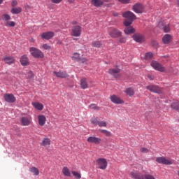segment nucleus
I'll use <instances>...</instances> for the list:
<instances>
[{
	"label": "nucleus",
	"instance_id": "nucleus-48",
	"mask_svg": "<svg viewBox=\"0 0 179 179\" xmlns=\"http://www.w3.org/2000/svg\"><path fill=\"white\" fill-rule=\"evenodd\" d=\"M11 6L13 8H15V6H17V1L13 0L11 1Z\"/></svg>",
	"mask_w": 179,
	"mask_h": 179
},
{
	"label": "nucleus",
	"instance_id": "nucleus-46",
	"mask_svg": "<svg viewBox=\"0 0 179 179\" xmlns=\"http://www.w3.org/2000/svg\"><path fill=\"white\" fill-rule=\"evenodd\" d=\"M34 78V74L33 71H29L27 73V79H33Z\"/></svg>",
	"mask_w": 179,
	"mask_h": 179
},
{
	"label": "nucleus",
	"instance_id": "nucleus-50",
	"mask_svg": "<svg viewBox=\"0 0 179 179\" xmlns=\"http://www.w3.org/2000/svg\"><path fill=\"white\" fill-rule=\"evenodd\" d=\"M52 3H61L62 2V0H51Z\"/></svg>",
	"mask_w": 179,
	"mask_h": 179
},
{
	"label": "nucleus",
	"instance_id": "nucleus-18",
	"mask_svg": "<svg viewBox=\"0 0 179 179\" xmlns=\"http://www.w3.org/2000/svg\"><path fill=\"white\" fill-rule=\"evenodd\" d=\"M41 146H43V148H46V146H50V145H51V138L45 136L41 143H40Z\"/></svg>",
	"mask_w": 179,
	"mask_h": 179
},
{
	"label": "nucleus",
	"instance_id": "nucleus-34",
	"mask_svg": "<svg viewBox=\"0 0 179 179\" xmlns=\"http://www.w3.org/2000/svg\"><path fill=\"white\" fill-rule=\"evenodd\" d=\"M29 171L31 173H33V174H34V176H38V174H40V171L38 170V169L33 166V167H31L29 169Z\"/></svg>",
	"mask_w": 179,
	"mask_h": 179
},
{
	"label": "nucleus",
	"instance_id": "nucleus-51",
	"mask_svg": "<svg viewBox=\"0 0 179 179\" xmlns=\"http://www.w3.org/2000/svg\"><path fill=\"white\" fill-rule=\"evenodd\" d=\"M148 79H150V80H153V79H155V76L153 75H148Z\"/></svg>",
	"mask_w": 179,
	"mask_h": 179
},
{
	"label": "nucleus",
	"instance_id": "nucleus-13",
	"mask_svg": "<svg viewBox=\"0 0 179 179\" xmlns=\"http://www.w3.org/2000/svg\"><path fill=\"white\" fill-rule=\"evenodd\" d=\"M3 61L7 65H12V64H15L16 60L15 59V57L12 56H3Z\"/></svg>",
	"mask_w": 179,
	"mask_h": 179
},
{
	"label": "nucleus",
	"instance_id": "nucleus-2",
	"mask_svg": "<svg viewBox=\"0 0 179 179\" xmlns=\"http://www.w3.org/2000/svg\"><path fill=\"white\" fill-rule=\"evenodd\" d=\"M131 177H133V178H136V179H156L155 176L152 174L146 173V174L142 175L141 174V173H138L137 171L131 172Z\"/></svg>",
	"mask_w": 179,
	"mask_h": 179
},
{
	"label": "nucleus",
	"instance_id": "nucleus-12",
	"mask_svg": "<svg viewBox=\"0 0 179 179\" xmlns=\"http://www.w3.org/2000/svg\"><path fill=\"white\" fill-rule=\"evenodd\" d=\"M87 141L89 143H94L95 145H100V143H101V138L96 136H90L87 138Z\"/></svg>",
	"mask_w": 179,
	"mask_h": 179
},
{
	"label": "nucleus",
	"instance_id": "nucleus-26",
	"mask_svg": "<svg viewBox=\"0 0 179 179\" xmlns=\"http://www.w3.org/2000/svg\"><path fill=\"white\" fill-rule=\"evenodd\" d=\"M120 71L121 70L118 67H116L115 69H109L108 73L113 76H115V75H117V73H120Z\"/></svg>",
	"mask_w": 179,
	"mask_h": 179
},
{
	"label": "nucleus",
	"instance_id": "nucleus-52",
	"mask_svg": "<svg viewBox=\"0 0 179 179\" xmlns=\"http://www.w3.org/2000/svg\"><path fill=\"white\" fill-rule=\"evenodd\" d=\"M120 43H126V42H127V38H121L120 39Z\"/></svg>",
	"mask_w": 179,
	"mask_h": 179
},
{
	"label": "nucleus",
	"instance_id": "nucleus-16",
	"mask_svg": "<svg viewBox=\"0 0 179 179\" xmlns=\"http://www.w3.org/2000/svg\"><path fill=\"white\" fill-rule=\"evenodd\" d=\"M3 97L7 103H15L16 101V97L13 94H6Z\"/></svg>",
	"mask_w": 179,
	"mask_h": 179
},
{
	"label": "nucleus",
	"instance_id": "nucleus-53",
	"mask_svg": "<svg viewBox=\"0 0 179 179\" xmlns=\"http://www.w3.org/2000/svg\"><path fill=\"white\" fill-rule=\"evenodd\" d=\"M57 44H58L59 45H61V44H62V41H57Z\"/></svg>",
	"mask_w": 179,
	"mask_h": 179
},
{
	"label": "nucleus",
	"instance_id": "nucleus-47",
	"mask_svg": "<svg viewBox=\"0 0 179 179\" xmlns=\"http://www.w3.org/2000/svg\"><path fill=\"white\" fill-rule=\"evenodd\" d=\"M140 152H141V153H148L149 152V150L146 148H140Z\"/></svg>",
	"mask_w": 179,
	"mask_h": 179
},
{
	"label": "nucleus",
	"instance_id": "nucleus-5",
	"mask_svg": "<svg viewBox=\"0 0 179 179\" xmlns=\"http://www.w3.org/2000/svg\"><path fill=\"white\" fill-rule=\"evenodd\" d=\"M96 163L99 166V169L101 170H106V169H107V166L108 165L106 158H99L96 159Z\"/></svg>",
	"mask_w": 179,
	"mask_h": 179
},
{
	"label": "nucleus",
	"instance_id": "nucleus-6",
	"mask_svg": "<svg viewBox=\"0 0 179 179\" xmlns=\"http://www.w3.org/2000/svg\"><path fill=\"white\" fill-rule=\"evenodd\" d=\"M32 118L31 116H23L20 119L21 125L22 127H29L31 124Z\"/></svg>",
	"mask_w": 179,
	"mask_h": 179
},
{
	"label": "nucleus",
	"instance_id": "nucleus-1",
	"mask_svg": "<svg viewBox=\"0 0 179 179\" xmlns=\"http://www.w3.org/2000/svg\"><path fill=\"white\" fill-rule=\"evenodd\" d=\"M122 16L124 17V25L131 26L134 23V20H136V15L131 11H126L122 13Z\"/></svg>",
	"mask_w": 179,
	"mask_h": 179
},
{
	"label": "nucleus",
	"instance_id": "nucleus-21",
	"mask_svg": "<svg viewBox=\"0 0 179 179\" xmlns=\"http://www.w3.org/2000/svg\"><path fill=\"white\" fill-rule=\"evenodd\" d=\"M124 31L126 34H134L136 30L132 26H126Z\"/></svg>",
	"mask_w": 179,
	"mask_h": 179
},
{
	"label": "nucleus",
	"instance_id": "nucleus-31",
	"mask_svg": "<svg viewBox=\"0 0 179 179\" xmlns=\"http://www.w3.org/2000/svg\"><path fill=\"white\" fill-rule=\"evenodd\" d=\"M62 173L66 177H71V171H69V169L68 167L64 166L62 169Z\"/></svg>",
	"mask_w": 179,
	"mask_h": 179
},
{
	"label": "nucleus",
	"instance_id": "nucleus-54",
	"mask_svg": "<svg viewBox=\"0 0 179 179\" xmlns=\"http://www.w3.org/2000/svg\"><path fill=\"white\" fill-rule=\"evenodd\" d=\"M69 3H73L75 2V0H68Z\"/></svg>",
	"mask_w": 179,
	"mask_h": 179
},
{
	"label": "nucleus",
	"instance_id": "nucleus-8",
	"mask_svg": "<svg viewBox=\"0 0 179 179\" xmlns=\"http://www.w3.org/2000/svg\"><path fill=\"white\" fill-rule=\"evenodd\" d=\"M133 10L136 13H143L145 12V6L141 3H137L133 6Z\"/></svg>",
	"mask_w": 179,
	"mask_h": 179
},
{
	"label": "nucleus",
	"instance_id": "nucleus-42",
	"mask_svg": "<svg viewBox=\"0 0 179 179\" xmlns=\"http://www.w3.org/2000/svg\"><path fill=\"white\" fill-rule=\"evenodd\" d=\"M93 47H96V48H100L101 47V43L100 41H94L92 42Z\"/></svg>",
	"mask_w": 179,
	"mask_h": 179
},
{
	"label": "nucleus",
	"instance_id": "nucleus-57",
	"mask_svg": "<svg viewBox=\"0 0 179 179\" xmlns=\"http://www.w3.org/2000/svg\"><path fill=\"white\" fill-rule=\"evenodd\" d=\"M3 2V0H0V5Z\"/></svg>",
	"mask_w": 179,
	"mask_h": 179
},
{
	"label": "nucleus",
	"instance_id": "nucleus-24",
	"mask_svg": "<svg viewBox=\"0 0 179 179\" xmlns=\"http://www.w3.org/2000/svg\"><path fill=\"white\" fill-rule=\"evenodd\" d=\"M91 3L95 6V8H100L101 6H103V2L101 0H92Z\"/></svg>",
	"mask_w": 179,
	"mask_h": 179
},
{
	"label": "nucleus",
	"instance_id": "nucleus-4",
	"mask_svg": "<svg viewBox=\"0 0 179 179\" xmlns=\"http://www.w3.org/2000/svg\"><path fill=\"white\" fill-rule=\"evenodd\" d=\"M155 162L159 164H165L166 166H171L173 160L166 157H158L156 158Z\"/></svg>",
	"mask_w": 179,
	"mask_h": 179
},
{
	"label": "nucleus",
	"instance_id": "nucleus-30",
	"mask_svg": "<svg viewBox=\"0 0 179 179\" xmlns=\"http://www.w3.org/2000/svg\"><path fill=\"white\" fill-rule=\"evenodd\" d=\"M124 93L127 94V96H129L130 97H132L134 94H135V92L134 91V89L129 87L125 90Z\"/></svg>",
	"mask_w": 179,
	"mask_h": 179
},
{
	"label": "nucleus",
	"instance_id": "nucleus-25",
	"mask_svg": "<svg viewBox=\"0 0 179 179\" xmlns=\"http://www.w3.org/2000/svg\"><path fill=\"white\" fill-rule=\"evenodd\" d=\"M10 12L13 15H19V13H22V8L20 7H13Z\"/></svg>",
	"mask_w": 179,
	"mask_h": 179
},
{
	"label": "nucleus",
	"instance_id": "nucleus-17",
	"mask_svg": "<svg viewBox=\"0 0 179 179\" xmlns=\"http://www.w3.org/2000/svg\"><path fill=\"white\" fill-rule=\"evenodd\" d=\"M133 39L136 43H143L145 41V36L140 34H135L133 35Z\"/></svg>",
	"mask_w": 179,
	"mask_h": 179
},
{
	"label": "nucleus",
	"instance_id": "nucleus-35",
	"mask_svg": "<svg viewBox=\"0 0 179 179\" xmlns=\"http://www.w3.org/2000/svg\"><path fill=\"white\" fill-rule=\"evenodd\" d=\"M72 59L73 61H76L77 62H79L80 61V55L78 52H76L73 55Z\"/></svg>",
	"mask_w": 179,
	"mask_h": 179
},
{
	"label": "nucleus",
	"instance_id": "nucleus-40",
	"mask_svg": "<svg viewBox=\"0 0 179 179\" xmlns=\"http://www.w3.org/2000/svg\"><path fill=\"white\" fill-rule=\"evenodd\" d=\"M98 126L100 128H103V127H107V122H106V121H99V123H98Z\"/></svg>",
	"mask_w": 179,
	"mask_h": 179
},
{
	"label": "nucleus",
	"instance_id": "nucleus-55",
	"mask_svg": "<svg viewBox=\"0 0 179 179\" xmlns=\"http://www.w3.org/2000/svg\"><path fill=\"white\" fill-rule=\"evenodd\" d=\"M113 16H115V17L118 16V13H113Z\"/></svg>",
	"mask_w": 179,
	"mask_h": 179
},
{
	"label": "nucleus",
	"instance_id": "nucleus-7",
	"mask_svg": "<svg viewBox=\"0 0 179 179\" xmlns=\"http://www.w3.org/2000/svg\"><path fill=\"white\" fill-rule=\"evenodd\" d=\"M81 27L79 25H76L72 27L71 29V36L73 37H80L81 34L82 29H80Z\"/></svg>",
	"mask_w": 179,
	"mask_h": 179
},
{
	"label": "nucleus",
	"instance_id": "nucleus-28",
	"mask_svg": "<svg viewBox=\"0 0 179 179\" xmlns=\"http://www.w3.org/2000/svg\"><path fill=\"white\" fill-rule=\"evenodd\" d=\"M32 106H34L36 110H39V111H41V110L44 108V106H43L40 102H34L32 103Z\"/></svg>",
	"mask_w": 179,
	"mask_h": 179
},
{
	"label": "nucleus",
	"instance_id": "nucleus-56",
	"mask_svg": "<svg viewBox=\"0 0 179 179\" xmlns=\"http://www.w3.org/2000/svg\"><path fill=\"white\" fill-rule=\"evenodd\" d=\"M155 47H159V43L155 42Z\"/></svg>",
	"mask_w": 179,
	"mask_h": 179
},
{
	"label": "nucleus",
	"instance_id": "nucleus-23",
	"mask_svg": "<svg viewBox=\"0 0 179 179\" xmlns=\"http://www.w3.org/2000/svg\"><path fill=\"white\" fill-rule=\"evenodd\" d=\"M20 63L22 66H27V65H29V59L27 58V56H22L20 58Z\"/></svg>",
	"mask_w": 179,
	"mask_h": 179
},
{
	"label": "nucleus",
	"instance_id": "nucleus-45",
	"mask_svg": "<svg viewBox=\"0 0 179 179\" xmlns=\"http://www.w3.org/2000/svg\"><path fill=\"white\" fill-rule=\"evenodd\" d=\"M41 48H43V50H51V46H50L47 43H44L43 45H42Z\"/></svg>",
	"mask_w": 179,
	"mask_h": 179
},
{
	"label": "nucleus",
	"instance_id": "nucleus-49",
	"mask_svg": "<svg viewBox=\"0 0 179 179\" xmlns=\"http://www.w3.org/2000/svg\"><path fill=\"white\" fill-rule=\"evenodd\" d=\"M119 2H120L121 3H129V2H131V0H118Z\"/></svg>",
	"mask_w": 179,
	"mask_h": 179
},
{
	"label": "nucleus",
	"instance_id": "nucleus-37",
	"mask_svg": "<svg viewBox=\"0 0 179 179\" xmlns=\"http://www.w3.org/2000/svg\"><path fill=\"white\" fill-rule=\"evenodd\" d=\"M152 58H153V53L150 52L145 53V59H147V61H149V59H152Z\"/></svg>",
	"mask_w": 179,
	"mask_h": 179
},
{
	"label": "nucleus",
	"instance_id": "nucleus-19",
	"mask_svg": "<svg viewBox=\"0 0 179 179\" xmlns=\"http://www.w3.org/2000/svg\"><path fill=\"white\" fill-rule=\"evenodd\" d=\"M110 101H112V103H114L115 104H122V103H124V101L121 100V99L116 95L110 96Z\"/></svg>",
	"mask_w": 179,
	"mask_h": 179
},
{
	"label": "nucleus",
	"instance_id": "nucleus-3",
	"mask_svg": "<svg viewBox=\"0 0 179 179\" xmlns=\"http://www.w3.org/2000/svg\"><path fill=\"white\" fill-rule=\"evenodd\" d=\"M29 52H31V55H32L34 58H38V59L44 58V53L37 48L31 47L29 48Z\"/></svg>",
	"mask_w": 179,
	"mask_h": 179
},
{
	"label": "nucleus",
	"instance_id": "nucleus-10",
	"mask_svg": "<svg viewBox=\"0 0 179 179\" xmlns=\"http://www.w3.org/2000/svg\"><path fill=\"white\" fill-rule=\"evenodd\" d=\"M146 90L152 92V93H162V89L157 85H148L146 86Z\"/></svg>",
	"mask_w": 179,
	"mask_h": 179
},
{
	"label": "nucleus",
	"instance_id": "nucleus-33",
	"mask_svg": "<svg viewBox=\"0 0 179 179\" xmlns=\"http://www.w3.org/2000/svg\"><path fill=\"white\" fill-rule=\"evenodd\" d=\"M162 29H163L164 33H169V31L171 29V27L170 24H164Z\"/></svg>",
	"mask_w": 179,
	"mask_h": 179
},
{
	"label": "nucleus",
	"instance_id": "nucleus-43",
	"mask_svg": "<svg viewBox=\"0 0 179 179\" xmlns=\"http://www.w3.org/2000/svg\"><path fill=\"white\" fill-rule=\"evenodd\" d=\"M72 174L74 177H76L77 179H80L82 178V175H80V173L75 171H73L72 172Z\"/></svg>",
	"mask_w": 179,
	"mask_h": 179
},
{
	"label": "nucleus",
	"instance_id": "nucleus-29",
	"mask_svg": "<svg viewBox=\"0 0 179 179\" xmlns=\"http://www.w3.org/2000/svg\"><path fill=\"white\" fill-rule=\"evenodd\" d=\"M99 132H101V134H103V135L105 136H107L108 138L111 136V135H113V134H111V131H108V130H106V129H99Z\"/></svg>",
	"mask_w": 179,
	"mask_h": 179
},
{
	"label": "nucleus",
	"instance_id": "nucleus-32",
	"mask_svg": "<svg viewBox=\"0 0 179 179\" xmlns=\"http://www.w3.org/2000/svg\"><path fill=\"white\" fill-rule=\"evenodd\" d=\"M4 25L6 26V27H15L16 26V22L8 20L4 22Z\"/></svg>",
	"mask_w": 179,
	"mask_h": 179
},
{
	"label": "nucleus",
	"instance_id": "nucleus-20",
	"mask_svg": "<svg viewBox=\"0 0 179 179\" xmlns=\"http://www.w3.org/2000/svg\"><path fill=\"white\" fill-rule=\"evenodd\" d=\"M38 121L41 127H44V125H45V122L47 121V119L43 115H38Z\"/></svg>",
	"mask_w": 179,
	"mask_h": 179
},
{
	"label": "nucleus",
	"instance_id": "nucleus-22",
	"mask_svg": "<svg viewBox=\"0 0 179 179\" xmlns=\"http://www.w3.org/2000/svg\"><path fill=\"white\" fill-rule=\"evenodd\" d=\"M173 37L170 34H165L162 38V41L164 44H170Z\"/></svg>",
	"mask_w": 179,
	"mask_h": 179
},
{
	"label": "nucleus",
	"instance_id": "nucleus-41",
	"mask_svg": "<svg viewBox=\"0 0 179 179\" xmlns=\"http://www.w3.org/2000/svg\"><path fill=\"white\" fill-rule=\"evenodd\" d=\"M99 120L96 117H92L91 119V124H92V125H99Z\"/></svg>",
	"mask_w": 179,
	"mask_h": 179
},
{
	"label": "nucleus",
	"instance_id": "nucleus-11",
	"mask_svg": "<svg viewBox=\"0 0 179 179\" xmlns=\"http://www.w3.org/2000/svg\"><path fill=\"white\" fill-rule=\"evenodd\" d=\"M55 34L52 31L43 32L41 34L42 40H51L54 37Z\"/></svg>",
	"mask_w": 179,
	"mask_h": 179
},
{
	"label": "nucleus",
	"instance_id": "nucleus-38",
	"mask_svg": "<svg viewBox=\"0 0 179 179\" xmlns=\"http://www.w3.org/2000/svg\"><path fill=\"white\" fill-rule=\"evenodd\" d=\"M171 108H173V110H179V102L176 101V102H173L171 105Z\"/></svg>",
	"mask_w": 179,
	"mask_h": 179
},
{
	"label": "nucleus",
	"instance_id": "nucleus-27",
	"mask_svg": "<svg viewBox=\"0 0 179 179\" xmlns=\"http://www.w3.org/2000/svg\"><path fill=\"white\" fill-rule=\"evenodd\" d=\"M81 89H87V80L86 78H82L80 80Z\"/></svg>",
	"mask_w": 179,
	"mask_h": 179
},
{
	"label": "nucleus",
	"instance_id": "nucleus-15",
	"mask_svg": "<svg viewBox=\"0 0 179 179\" xmlns=\"http://www.w3.org/2000/svg\"><path fill=\"white\" fill-rule=\"evenodd\" d=\"M54 75L57 76V78H60L62 79H66V78H69V75L66 71H54L53 72Z\"/></svg>",
	"mask_w": 179,
	"mask_h": 179
},
{
	"label": "nucleus",
	"instance_id": "nucleus-36",
	"mask_svg": "<svg viewBox=\"0 0 179 179\" xmlns=\"http://www.w3.org/2000/svg\"><path fill=\"white\" fill-rule=\"evenodd\" d=\"M1 20H3V22H8V20H10V16L7 13L3 14L1 15Z\"/></svg>",
	"mask_w": 179,
	"mask_h": 179
},
{
	"label": "nucleus",
	"instance_id": "nucleus-14",
	"mask_svg": "<svg viewBox=\"0 0 179 179\" xmlns=\"http://www.w3.org/2000/svg\"><path fill=\"white\" fill-rule=\"evenodd\" d=\"M109 34L113 38H117V37H120L121 31H120L118 29H116L115 28H111L109 29Z\"/></svg>",
	"mask_w": 179,
	"mask_h": 179
},
{
	"label": "nucleus",
	"instance_id": "nucleus-9",
	"mask_svg": "<svg viewBox=\"0 0 179 179\" xmlns=\"http://www.w3.org/2000/svg\"><path fill=\"white\" fill-rule=\"evenodd\" d=\"M151 66L154 68L156 71H159V72H164L165 69L163 67L162 64H160L157 61H152L151 62Z\"/></svg>",
	"mask_w": 179,
	"mask_h": 179
},
{
	"label": "nucleus",
	"instance_id": "nucleus-39",
	"mask_svg": "<svg viewBox=\"0 0 179 179\" xmlns=\"http://www.w3.org/2000/svg\"><path fill=\"white\" fill-rule=\"evenodd\" d=\"M89 108L91 110H100V107L96 105L95 103H92L89 106Z\"/></svg>",
	"mask_w": 179,
	"mask_h": 179
},
{
	"label": "nucleus",
	"instance_id": "nucleus-44",
	"mask_svg": "<svg viewBox=\"0 0 179 179\" xmlns=\"http://www.w3.org/2000/svg\"><path fill=\"white\" fill-rule=\"evenodd\" d=\"M78 62H81V64H88L89 60L85 57H80V61Z\"/></svg>",
	"mask_w": 179,
	"mask_h": 179
}]
</instances>
